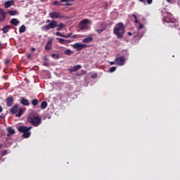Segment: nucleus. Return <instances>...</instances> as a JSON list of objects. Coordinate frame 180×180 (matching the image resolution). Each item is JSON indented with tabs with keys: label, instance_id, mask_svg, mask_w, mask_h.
<instances>
[{
	"label": "nucleus",
	"instance_id": "15",
	"mask_svg": "<svg viewBox=\"0 0 180 180\" xmlns=\"http://www.w3.org/2000/svg\"><path fill=\"white\" fill-rule=\"evenodd\" d=\"M14 4H15V1H13V0L7 1L4 4V8H8L11 5H13Z\"/></svg>",
	"mask_w": 180,
	"mask_h": 180
},
{
	"label": "nucleus",
	"instance_id": "14",
	"mask_svg": "<svg viewBox=\"0 0 180 180\" xmlns=\"http://www.w3.org/2000/svg\"><path fill=\"white\" fill-rule=\"evenodd\" d=\"M18 108H19L18 104H15L10 110V112L11 115H15V113H18Z\"/></svg>",
	"mask_w": 180,
	"mask_h": 180
},
{
	"label": "nucleus",
	"instance_id": "40",
	"mask_svg": "<svg viewBox=\"0 0 180 180\" xmlns=\"http://www.w3.org/2000/svg\"><path fill=\"white\" fill-rule=\"evenodd\" d=\"M116 64V62L111 61L110 62V65H115Z\"/></svg>",
	"mask_w": 180,
	"mask_h": 180
},
{
	"label": "nucleus",
	"instance_id": "55",
	"mask_svg": "<svg viewBox=\"0 0 180 180\" xmlns=\"http://www.w3.org/2000/svg\"><path fill=\"white\" fill-rule=\"evenodd\" d=\"M167 2H171V1H172V0H167Z\"/></svg>",
	"mask_w": 180,
	"mask_h": 180
},
{
	"label": "nucleus",
	"instance_id": "28",
	"mask_svg": "<svg viewBox=\"0 0 180 180\" xmlns=\"http://www.w3.org/2000/svg\"><path fill=\"white\" fill-rule=\"evenodd\" d=\"M64 54H65V56H70V54H72V51H71V49H67L65 51Z\"/></svg>",
	"mask_w": 180,
	"mask_h": 180
},
{
	"label": "nucleus",
	"instance_id": "18",
	"mask_svg": "<svg viewBox=\"0 0 180 180\" xmlns=\"http://www.w3.org/2000/svg\"><path fill=\"white\" fill-rule=\"evenodd\" d=\"M56 30L57 32H60V30H61V29H64V27H65V25L63 22H60L59 24H57L56 22Z\"/></svg>",
	"mask_w": 180,
	"mask_h": 180
},
{
	"label": "nucleus",
	"instance_id": "37",
	"mask_svg": "<svg viewBox=\"0 0 180 180\" xmlns=\"http://www.w3.org/2000/svg\"><path fill=\"white\" fill-rule=\"evenodd\" d=\"M148 5H151L153 4V0H146Z\"/></svg>",
	"mask_w": 180,
	"mask_h": 180
},
{
	"label": "nucleus",
	"instance_id": "19",
	"mask_svg": "<svg viewBox=\"0 0 180 180\" xmlns=\"http://www.w3.org/2000/svg\"><path fill=\"white\" fill-rule=\"evenodd\" d=\"M11 25H13V26H18L19 25L20 22L18 20L17 18H13L10 20Z\"/></svg>",
	"mask_w": 180,
	"mask_h": 180
},
{
	"label": "nucleus",
	"instance_id": "30",
	"mask_svg": "<svg viewBox=\"0 0 180 180\" xmlns=\"http://www.w3.org/2000/svg\"><path fill=\"white\" fill-rule=\"evenodd\" d=\"M104 30H105L104 27H101L100 29H96V32H97L98 34H101V33H102V32H104Z\"/></svg>",
	"mask_w": 180,
	"mask_h": 180
},
{
	"label": "nucleus",
	"instance_id": "23",
	"mask_svg": "<svg viewBox=\"0 0 180 180\" xmlns=\"http://www.w3.org/2000/svg\"><path fill=\"white\" fill-rule=\"evenodd\" d=\"M24 112L25 111L23 110V108H20L18 110V114L15 115V117H20L22 116V115H23Z\"/></svg>",
	"mask_w": 180,
	"mask_h": 180
},
{
	"label": "nucleus",
	"instance_id": "31",
	"mask_svg": "<svg viewBox=\"0 0 180 180\" xmlns=\"http://www.w3.org/2000/svg\"><path fill=\"white\" fill-rule=\"evenodd\" d=\"M56 40H58L59 43L60 44H64L65 39H63V38H56Z\"/></svg>",
	"mask_w": 180,
	"mask_h": 180
},
{
	"label": "nucleus",
	"instance_id": "33",
	"mask_svg": "<svg viewBox=\"0 0 180 180\" xmlns=\"http://www.w3.org/2000/svg\"><path fill=\"white\" fill-rule=\"evenodd\" d=\"M53 5H56V6H61V3L58 1H55L53 3Z\"/></svg>",
	"mask_w": 180,
	"mask_h": 180
},
{
	"label": "nucleus",
	"instance_id": "34",
	"mask_svg": "<svg viewBox=\"0 0 180 180\" xmlns=\"http://www.w3.org/2000/svg\"><path fill=\"white\" fill-rule=\"evenodd\" d=\"M115 71H116V67L115 66L110 68L109 70V72H115Z\"/></svg>",
	"mask_w": 180,
	"mask_h": 180
},
{
	"label": "nucleus",
	"instance_id": "10",
	"mask_svg": "<svg viewBox=\"0 0 180 180\" xmlns=\"http://www.w3.org/2000/svg\"><path fill=\"white\" fill-rule=\"evenodd\" d=\"M54 39L50 38L46 46H45V50H51V49H53V41Z\"/></svg>",
	"mask_w": 180,
	"mask_h": 180
},
{
	"label": "nucleus",
	"instance_id": "3",
	"mask_svg": "<svg viewBox=\"0 0 180 180\" xmlns=\"http://www.w3.org/2000/svg\"><path fill=\"white\" fill-rule=\"evenodd\" d=\"M20 133H22V137L24 139H29L30 137V130H32V127L20 126L18 128Z\"/></svg>",
	"mask_w": 180,
	"mask_h": 180
},
{
	"label": "nucleus",
	"instance_id": "36",
	"mask_svg": "<svg viewBox=\"0 0 180 180\" xmlns=\"http://www.w3.org/2000/svg\"><path fill=\"white\" fill-rule=\"evenodd\" d=\"M91 78H93V79H96V78H98V74H94L91 75Z\"/></svg>",
	"mask_w": 180,
	"mask_h": 180
},
{
	"label": "nucleus",
	"instance_id": "41",
	"mask_svg": "<svg viewBox=\"0 0 180 180\" xmlns=\"http://www.w3.org/2000/svg\"><path fill=\"white\" fill-rule=\"evenodd\" d=\"M139 2H143V4H144V5H146V0H139Z\"/></svg>",
	"mask_w": 180,
	"mask_h": 180
},
{
	"label": "nucleus",
	"instance_id": "26",
	"mask_svg": "<svg viewBox=\"0 0 180 180\" xmlns=\"http://www.w3.org/2000/svg\"><path fill=\"white\" fill-rule=\"evenodd\" d=\"M79 23L82 24V25H84L86 26V25H87L88 23H89V20H88V19H84V20L80 21Z\"/></svg>",
	"mask_w": 180,
	"mask_h": 180
},
{
	"label": "nucleus",
	"instance_id": "49",
	"mask_svg": "<svg viewBox=\"0 0 180 180\" xmlns=\"http://www.w3.org/2000/svg\"><path fill=\"white\" fill-rule=\"evenodd\" d=\"M51 22V20H46V23H50Z\"/></svg>",
	"mask_w": 180,
	"mask_h": 180
},
{
	"label": "nucleus",
	"instance_id": "29",
	"mask_svg": "<svg viewBox=\"0 0 180 180\" xmlns=\"http://www.w3.org/2000/svg\"><path fill=\"white\" fill-rule=\"evenodd\" d=\"M79 27L81 29V30H84V29H86V25L79 23Z\"/></svg>",
	"mask_w": 180,
	"mask_h": 180
},
{
	"label": "nucleus",
	"instance_id": "17",
	"mask_svg": "<svg viewBox=\"0 0 180 180\" xmlns=\"http://www.w3.org/2000/svg\"><path fill=\"white\" fill-rule=\"evenodd\" d=\"M7 137H11V135L15 134V129H13L12 127H9L7 129Z\"/></svg>",
	"mask_w": 180,
	"mask_h": 180
},
{
	"label": "nucleus",
	"instance_id": "51",
	"mask_svg": "<svg viewBox=\"0 0 180 180\" xmlns=\"http://www.w3.org/2000/svg\"><path fill=\"white\" fill-rule=\"evenodd\" d=\"M2 110H4V109L2 108V106H0V113L1 112H2Z\"/></svg>",
	"mask_w": 180,
	"mask_h": 180
},
{
	"label": "nucleus",
	"instance_id": "4",
	"mask_svg": "<svg viewBox=\"0 0 180 180\" xmlns=\"http://www.w3.org/2000/svg\"><path fill=\"white\" fill-rule=\"evenodd\" d=\"M56 27H57V21L52 20L48 25L43 26L41 29L47 32L50 30V29H56Z\"/></svg>",
	"mask_w": 180,
	"mask_h": 180
},
{
	"label": "nucleus",
	"instance_id": "5",
	"mask_svg": "<svg viewBox=\"0 0 180 180\" xmlns=\"http://www.w3.org/2000/svg\"><path fill=\"white\" fill-rule=\"evenodd\" d=\"M49 17L51 19H64L65 18L63 13L58 11H53L49 13Z\"/></svg>",
	"mask_w": 180,
	"mask_h": 180
},
{
	"label": "nucleus",
	"instance_id": "32",
	"mask_svg": "<svg viewBox=\"0 0 180 180\" xmlns=\"http://www.w3.org/2000/svg\"><path fill=\"white\" fill-rule=\"evenodd\" d=\"M51 57H52V58L58 59V58H60V55H58V53H53V54H51Z\"/></svg>",
	"mask_w": 180,
	"mask_h": 180
},
{
	"label": "nucleus",
	"instance_id": "16",
	"mask_svg": "<svg viewBox=\"0 0 180 180\" xmlns=\"http://www.w3.org/2000/svg\"><path fill=\"white\" fill-rule=\"evenodd\" d=\"M72 35V33H70L68 35H64L60 32H56V36H60V37H65V39H68L69 37H71Z\"/></svg>",
	"mask_w": 180,
	"mask_h": 180
},
{
	"label": "nucleus",
	"instance_id": "22",
	"mask_svg": "<svg viewBox=\"0 0 180 180\" xmlns=\"http://www.w3.org/2000/svg\"><path fill=\"white\" fill-rule=\"evenodd\" d=\"M31 104L32 105V106L36 108V106H37V105H39V100L37 98L32 100Z\"/></svg>",
	"mask_w": 180,
	"mask_h": 180
},
{
	"label": "nucleus",
	"instance_id": "44",
	"mask_svg": "<svg viewBox=\"0 0 180 180\" xmlns=\"http://www.w3.org/2000/svg\"><path fill=\"white\" fill-rule=\"evenodd\" d=\"M43 65H44L45 67H49V63H44Z\"/></svg>",
	"mask_w": 180,
	"mask_h": 180
},
{
	"label": "nucleus",
	"instance_id": "35",
	"mask_svg": "<svg viewBox=\"0 0 180 180\" xmlns=\"http://www.w3.org/2000/svg\"><path fill=\"white\" fill-rule=\"evenodd\" d=\"M8 154V150H5L1 153V156L4 157Z\"/></svg>",
	"mask_w": 180,
	"mask_h": 180
},
{
	"label": "nucleus",
	"instance_id": "39",
	"mask_svg": "<svg viewBox=\"0 0 180 180\" xmlns=\"http://www.w3.org/2000/svg\"><path fill=\"white\" fill-rule=\"evenodd\" d=\"M72 5V4H70V3H66L65 4V6H71Z\"/></svg>",
	"mask_w": 180,
	"mask_h": 180
},
{
	"label": "nucleus",
	"instance_id": "12",
	"mask_svg": "<svg viewBox=\"0 0 180 180\" xmlns=\"http://www.w3.org/2000/svg\"><path fill=\"white\" fill-rule=\"evenodd\" d=\"M81 68H82V66L81 65H77L72 68H70L69 72L70 74H72V72H75L76 71H78V70H81Z\"/></svg>",
	"mask_w": 180,
	"mask_h": 180
},
{
	"label": "nucleus",
	"instance_id": "43",
	"mask_svg": "<svg viewBox=\"0 0 180 180\" xmlns=\"http://www.w3.org/2000/svg\"><path fill=\"white\" fill-rule=\"evenodd\" d=\"M27 58L30 59V58H32V55L31 54H27Z\"/></svg>",
	"mask_w": 180,
	"mask_h": 180
},
{
	"label": "nucleus",
	"instance_id": "45",
	"mask_svg": "<svg viewBox=\"0 0 180 180\" xmlns=\"http://www.w3.org/2000/svg\"><path fill=\"white\" fill-rule=\"evenodd\" d=\"M132 17L134 18V19H137V15H136V14H132Z\"/></svg>",
	"mask_w": 180,
	"mask_h": 180
},
{
	"label": "nucleus",
	"instance_id": "50",
	"mask_svg": "<svg viewBox=\"0 0 180 180\" xmlns=\"http://www.w3.org/2000/svg\"><path fill=\"white\" fill-rule=\"evenodd\" d=\"M134 22H135V23H139V20H137V18L135 19Z\"/></svg>",
	"mask_w": 180,
	"mask_h": 180
},
{
	"label": "nucleus",
	"instance_id": "24",
	"mask_svg": "<svg viewBox=\"0 0 180 180\" xmlns=\"http://www.w3.org/2000/svg\"><path fill=\"white\" fill-rule=\"evenodd\" d=\"M25 32H26V26H25V25H22L19 28V33H25Z\"/></svg>",
	"mask_w": 180,
	"mask_h": 180
},
{
	"label": "nucleus",
	"instance_id": "8",
	"mask_svg": "<svg viewBox=\"0 0 180 180\" xmlns=\"http://www.w3.org/2000/svg\"><path fill=\"white\" fill-rule=\"evenodd\" d=\"M165 22H167V23H175L176 20L172 17L171 13H167V15L164 18Z\"/></svg>",
	"mask_w": 180,
	"mask_h": 180
},
{
	"label": "nucleus",
	"instance_id": "46",
	"mask_svg": "<svg viewBox=\"0 0 180 180\" xmlns=\"http://www.w3.org/2000/svg\"><path fill=\"white\" fill-rule=\"evenodd\" d=\"M132 17L134 18V19H137V15H136V14H132Z\"/></svg>",
	"mask_w": 180,
	"mask_h": 180
},
{
	"label": "nucleus",
	"instance_id": "20",
	"mask_svg": "<svg viewBox=\"0 0 180 180\" xmlns=\"http://www.w3.org/2000/svg\"><path fill=\"white\" fill-rule=\"evenodd\" d=\"M10 30H11V25H6V26H4L1 30L3 33L6 34L9 32Z\"/></svg>",
	"mask_w": 180,
	"mask_h": 180
},
{
	"label": "nucleus",
	"instance_id": "27",
	"mask_svg": "<svg viewBox=\"0 0 180 180\" xmlns=\"http://www.w3.org/2000/svg\"><path fill=\"white\" fill-rule=\"evenodd\" d=\"M8 13L11 16H15L18 14V11H8Z\"/></svg>",
	"mask_w": 180,
	"mask_h": 180
},
{
	"label": "nucleus",
	"instance_id": "2",
	"mask_svg": "<svg viewBox=\"0 0 180 180\" xmlns=\"http://www.w3.org/2000/svg\"><path fill=\"white\" fill-rule=\"evenodd\" d=\"M27 120L29 123H30L32 126H34V127H37L41 124V117H40L39 115L30 116Z\"/></svg>",
	"mask_w": 180,
	"mask_h": 180
},
{
	"label": "nucleus",
	"instance_id": "9",
	"mask_svg": "<svg viewBox=\"0 0 180 180\" xmlns=\"http://www.w3.org/2000/svg\"><path fill=\"white\" fill-rule=\"evenodd\" d=\"M15 101V100L13 99V97L12 96H9L6 99V106L8 108H11V106H12L13 105V102Z\"/></svg>",
	"mask_w": 180,
	"mask_h": 180
},
{
	"label": "nucleus",
	"instance_id": "13",
	"mask_svg": "<svg viewBox=\"0 0 180 180\" xmlns=\"http://www.w3.org/2000/svg\"><path fill=\"white\" fill-rule=\"evenodd\" d=\"M20 103L22 104L23 106H30V102L25 97H21Z\"/></svg>",
	"mask_w": 180,
	"mask_h": 180
},
{
	"label": "nucleus",
	"instance_id": "7",
	"mask_svg": "<svg viewBox=\"0 0 180 180\" xmlns=\"http://www.w3.org/2000/svg\"><path fill=\"white\" fill-rule=\"evenodd\" d=\"M73 49H75L77 51H81L82 49H86L88 46L84 44L75 43L72 45Z\"/></svg>",
	"mask_w": 180,
	"mask_h": 180
},
{
	"label": "nucleus",
	"instance_id": "48",
	"mask_svg": "<svg viewBox=\"0 0 180 180\" xmlns=\"http://www.w3.org/2000/svg\"><path fill=\"white\" fill-rule=\"evenodd\" d=\"M70 0H60V2H68Z\"/></svg>",
	"mask_w": 180,
	"mask_h": 180
},
{
	"label": "nucleus",
	"instance_id": "21",
	"mask_svg": "<svg viewBox=\"0 0 180 180\" xmlns=\"http://www.w3.org/2000/svg\"><path fill=\"white\" fill-rule=\"evenodd\" d=\"M92 40H94V38H92V37H87L83 39L82 42L83 43H91V41H92Z\"/></svg>",
	"mask_w": 180,
	"mask_h": 180
},
{
	"label": "nucleus",
	"instance_id": "53",
	"mask_svg": "<svg viewBox=\"0 0 180 180\" xmlns=\"http://www.w3.org/2000/svg\"><path fill=\"white\" fill-rule=\"evenodd\" d=\"M0 119H4V115H0Z\"/></svg>",
	"mask_w": 180,
	"mask_h": 180
},
{
	"label": "nucleus",
	"instance_id": "11",
	"mask_svg": "<svg viewBox=\"0 0 180 180\" xmlns=\"http://www.w3.org/2000/svg\"><path fill=\"white\" fill-rule=\"evenodd\" d=\"M6 19V12L3 8H0V22H5Z\"/></svg>",
	"mask_w": 180,
	"mask_h": 180
},
{
	"label": "nucleus",
	"instance_id": "52",
	"mask_svg": "<svg viewBox=\"0 0 180 180\" xmlns=\"http://www.w3.org/2000/svg\"><path fill=\"white\" fill-rule=\"evenodd\" d=\"M45 61H49V59L47 58H44Z\"/></svg>",
	"mask_w": 180,
	"mask_h": 180
},
{
	"label": "nucleus",
	"instance_id": "47",
	"mask_svg": "<svg viewBox=\"0 0 180 180\" xmlns=\"http://www.w3.org/2000/svg\"><path fill=\"white\" fill-rule=\"evenodd\" d=\"M127 34H128V36H133V34L131 32H128Z\"/></svg>",
	"mask_w": 180,
	"mask_h": 180
},
{
	"label": "nucleus",
	"instance_id": "58",
	"mask_svg": "<svg viewBox=\"0 0 180 180\" xmlns=\"http://www.w3.org/2000/svg\"><path fill=\"white\" fill-rule=\"evenodd\" d=\"M0 46H2V43L0 42Z\"/></svg>",
	"mask_w": 180,
	"mask_h": 180
},
{
	"label": "nucleus",
	"instance_id": "54",
	"mask_svg": "<svg viewBox=\"0 0 180 180\" xmlns=\"http://www.w3.org/2000/svg\"><path fill=\"white\" fill-rule=\"evenodd\" d=\"M98 26H101V27H102V24H101V23H98Z\"/></svg>",
	"mask_w": 180,
	"mask_h": 180
},
{
	"label": "nucleus",
	"instance_id": "42",
	"mask_svg": "<svg viewBox=\"0 0 180 180\" xmlns=\"http://www.w3.org/2000/svg\"><path fill=\"white\" fill-rule=\"evenodd\" d=\"M9 63H11V60H6L5 61V64H6V65L9 64Z\"/></svg>",
	"mask_w": 180,
	"mask_h": 180
},
{
	"label": "nucleus",
	"instance_id": "57",
	"mask_svg": "<svg viewBox=\"0 0 180 180\" xmlns=\"http://www.w3.org/2000/svg\"><path fill=\"white\" fill-rule=\"evenodd\" d=\"M73 37H77V35L73 36Z\"/></svg>",
	"mask_w": 180,
	"mask_h": 180
},
{
	"label": "nucleus",
	"instance_id": "38",
	"mask_svg": "<svg viewBox=\"0 0 180 180\" xmlns=\"http://www.w3.org/2000/svg\"><path fill=\"white\" fill-rule=\"evenodd\" d=\"M144 27V25H143V24L139 22V29H143Z\"/></svg>",
	"mask_w": 180,
	"mask_h": 180
},
{
	"label": "nucleus",
	"instance_id": "56",
	"mask_svg": "<svg viewBox=\"0 0 180 180\" xmlns=\"http://www.w3.org/2000/svg\"><path fill=\"white\" fill-rule=\"evenodd\" d=\"M67 41H68V43H70V40H67Z\"/></svg>",
	"mask_w": 180,
	"mask_h": 180
},
{
	"label": "nucleus",
	"instance_id": "25",
	"mask_svg": "<svg viewBox=\"0 0 180 180\" xmlns=\"http://www.w3.org/2000/svg\"><path fill=\"white\" fill-rule=\"evenodd\" d=\"M47 108V101H42L41 103V109H46Z\"/></svg>",
	"mask_w": 180,
	"mask_h": 180
},
{
	"label": "nucleus",
	"instance_id": "6",
	"mask_svg": "<svg viewBox=\"0 0 180 180\" xmlns=\"http://www.w3.org/2000/svg\"><path fill=\"white\" fill-rule=\"evenodd\" d=\"M126 61V58L124 56H118L115 59V64L122 67V65H124V63Z\"/></svg>",
	"mask_w": 180,
	"mask_h": 180
},
{
	"label": "nucleus",
	"instance_id": "1",
	"mask_svg": "<svg viewBox=\"0 0 180 180\" xmlns=\"http://www.w3.org/2000/svg\"><path fill=\"white\" fill-rule=\"evenodd\" d=\"M113 32L117 39H122L124 34V25L123 22L117 23L114 27Z\"/></svg>",
	"mask_w": 180,
	"mask_h": 180
}]
</instances>
